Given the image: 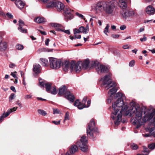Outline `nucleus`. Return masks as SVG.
I'll return each mask as SVG.
<instances>
[{
    "label": "nucleus",
    "mask_w": 155,
    "mask_h": 155,
    "mask_svg": "<svg viewBox=\"0 0 155 155\" xmlns=\"http://www.w3.org/2000/svg\"><path fill=\"white\" fill-rule=\"evenodd\" d=\"M32 98V95L31 94H27L25 95L24 98L25 100H27Z\"/></svg>",
    "instance_id": "c03bdc74"
},
{
    "label": "nucleus",
    "mask_w": 155,
    "mask_h": 155,
    "mask_svg": "<svg viewBox=\"0 0 155 155\" xmlns=\"http://www.w3.org/2000/svg\"><path fill=\"white\" fill-rule=\"evenodd\" d=\"M40 61L41 64L45 66H46L48 63V60L45 58H41Z\"/></svg>",
    "instance_id": "7c9ffc66"
},
{
    "label": "nucleus",
    "mask_w": 155,
    "mask_h": 155,
    "mask_svg": "<svg viewBox=\"0 0 155 155\" xmlns=\"http://www.w3.org/2000/svg\"><path fill=\"white\" fill-rule=\"evenodd\" d=\"M41 66L38 64H34L33 65V71L36 74L39 73L40 71Z\"/></svg>",
    "instance_id": "a878e982"
},
{
    "label": "nucleus",
    "mask_w": 155,
    "mask_h": 155,
    "mask_svg": "<svg viewBox=\"0 0 155 155\" xmlns=\"http://www.w3.org/2000/svg\"><path fill=\"white\" fill-rule=\"evenodd\" d=\"M89 63L90 61L88 59H86L83 62L78 61L77 63L73 62L71 63V69L74 70L76 73H78L81 71V66L82 68L86 69L89 67Z\"/></svg>",
    "instance_id": "7ed1b4c3"
},
{
    "label": "nucleus",
    "mask_w": 155,
    "mask_h": 155,
    "mask_svg": "<svg viewBox=\"0 0 155 155\" xmlns=\"http://www.w3.org/2000/svg\"><path fill=\"white\" fill-rule=\"evenodd\" d=\"M155 126H154L153 127H150L148 128H147V130L150 132L149 134H143V136L145 137H149L150 135H153L154 137H155Z\"/></svg>",
    "instance_id": "4468645a"
},
{
    "label": "nucleus",
    "mask_w": 155,
    "mask_h": 155,
    "mask_svg": "<svg viewBox=\"0 0 155 155\" xmlns=\"http://www.w3.org/2000/svg\"><path fill=\"white\" fill-rule=\"evenodd\" d=\"M78 150V149L77 147L75 145H73L70 148V153L73 154L76 152Z\"/></svg>",
    "instance_id": "473e14b6"
},
{
    "label": "nucleus",
    "mask_w": 155,
    "mask_h": 155,
    "mask_svg": "<svg viewBox=\"0 0 155 155\" xmlns=\"http://www.w3.org/2000/svg\"><path fill=\"white\" fill-rule=\"evenodd\" d=\"M38 112L39 114L43 116H45L47 114V113L45 111L41 109L38 110Z\"/></svg>",
    "instance_id": "c9c22d12"
},
{
    "label": "nucleus",
    "mask_w": 155,
    "mask_h": 155,
    "mask_svg": "<svg viewBox=\"0 0 155 155\" xmlns=\"http://www.w3.org/2000/svg\"><path fill=\"white\" fill-rule=\"evenodd\" d=\"M76 15L78 16L79 18L83 19L84 20H85V18L84 16L81 14L79 13L78 12H76Z\"/></svg>",
    "instance_id": "58836bf2"
},
{
    "label": "nucleus",
    "mask_w": 155,
    "mask_h": 155,
    "mask_svg": "<svg viewBox=\"0 0 155 155\" xmlns=\"http://www.w3.org/2000/svg\"><path fill=\"white\" fill-rule=\"evenodd\" d=\"M16 47L17 49L19 50H21L23 48V46L21 45H17Z\"/></svg>",
    "instance_id": "37998d69"
},
{
    "label": "nucleus",
    "mask_w": 155,
    "mask_h": 155,
    "mask_svg": "<svg viewBox=\"0 0 155 155\" xmlns=\"http://www.w3.org/2000/svg\"><path fill=\"white\" fill-rule=\"evenodd\" d=\"M15 4L20 9L23 8L24 6V3L21 0H16L15 2Z\"/></svg>",
    "instance_id": "bb28decb"
},
{
    "label": "nucleus",
    "mask_w": 155,
    "mask_h": 155,
    "mask_svg": "<svg viewBox=\"0 0 155 155\" xmlns=\"http://www.w3.org/2000/svg\"><path fill=\"white\" fill-rule=\"evenodd\" d=\"M18 107H14L12 109H9L6 113L5 114V117H8L9 114L12 113L13 111H16Z\"/></svg>",
    "instance_id": "c756f323"
},
{
    "label": "nucleus",
    "mask_w": 155,
    "mask_h": 155,
    "mask_svg": "<svg viewBox=\"0 0 155 155\" xmlns=\"http://www.w3.org/2000/svg\"><path fill=\"white\" fill-rule=\"evenodd\" d=\"M7 47V45L6 42L5 41H2L0 44V50L3 51L5 50Z\"/></svg>",
    "instance_id": "cd10ccee"
},
{
    "label": "nucleus",
    "mask_w": 155,
    "mask_h": 155,
    "mask_svg": "<svg viewBox=\"0 0 155 155\" xmlns=\"http://www.w3.org/2000/svg\"><path fill=\"white\" fill-rule=\"evenodd\" d=\"M64 16L65 20L68 21L74 18L73 13L74 11L69 7L65 8L64 10Z\"/></svg>",
    "instance_id": "9b49d317"
},
{
    "label": "nucleus",
    "mask_w": 155,
    "mask_h": 155,
    "mask_svg": "<svg viewBox=\"0 0 155 155\" xmlns=\"http://www.w3.org/2000/svg\"><path fill=\"white\" fill-rule=\"evenodd\" d=\"M131 147L133 150H135L138 148V147L136 144L133 143L131 145Z\"/></svg>",
    "instance_id": "ea45409f"
},
{
    "label": "nucleus",
    "mask_w": 155,
    "mask_h": 155,
    "mask_svg": "<svg viewBox=\"0 0 155 155\" xmlns=\"http://www.w3.org/2000/svg\"><path fill=\"white\" fill-rule=\"evenodd\" d=\"M135 61L134 60H132L129 63V66L130 67L133 66L135 64Z\"/></svg>",
    "instance_id": "de8ad7c7"
},
{
    "label": "nucleus",
    "mask_w": 155,
    "mask_h": 155,
    "mask_svg": "<svg viewBox=\"0 0 155 155\" xmlns=\"http://www.w3.org/2000/svg\"><path fill=\"white\" fill-rule=\"evenodd\" d=\"M117 91V89L116 86L112 87L110 89L108 93V95L112 98H114V99H116L118 98L122 99H125L126 97L124 94L120 92L115 93Z\"/></svg>",
    "instance_id": "0eeeda50"
},
{
    "label": "nucleus",
    "mask_w": 155,
    "mask_h": 155,
    "mask_svg": "<svg viewBox=\"0 0 155 155\" xmlns=\"http://www.w3.org/2000/svg\"><path fill=\"white\" fill-rule=\"evenodd\" d=\"M40 85L41 87L45 86L46 91L47 92L50 91L51 84L50 83H46L44 82H39Z\"/></svg>",
    "instance_id": "a211bd4d"
},
{
    "label": "nucleus",
    "mask_w": 155,
    "mask_h": 155,
    "mask_svg": "<svg viewBox=\"0 0 155 155\" xmlns=\"http://www.w3.org/2000/svg\"><path fill=\"white\" fill-rule=\"evenodd\" d=\"M120 36V35H119L117 34H113L112 35V37L114 38H118Z\"/></svg>",
    "instance_id": "6e6d98bb"
},
{
    "label": "nucleus",
    "mask_w": 155,
    "mask_h": 155,
    "mask_svg": "<svg viewBox=\"0 0 155 155\" xmlns=\"http://www.w3.org/2000/svg\"><path fill=\"white\" fill-rule=\"evenodd\" d=\"M110 28V25L109 24H107L106 26L104 28V33L106 35H108L107 33L109 32V29Z\"/></svg>",
    "instance_id": "72a5a7b5"
},
{
    "label": "nucleus",
    "mask_w": 155,
    "mask_h": 155,
    "mask_svg": "<svg viewBox=\"0 0 155 155\" xmlns=\"http://www.w3.org/2000/svg\"><path fill=\"white\" fill-rule=\"evenodd\" d=\"M105 3L106 2H98L96 5V9H98L102 7L104 8V6L105 5L104 4H105Z\"/></svg>",
    "instance_id": "2f4dec72"
},
{
    "label": "nucleus",
    "mask_w": 155,
    "mask_h": 155,
    "mask_svg": "<svg viewBox=\"0 0 155 155\" xmlns=\"http://www.w3.org/2000/svg\"><path fill=\"white\" fill-rule=\"evenodd\" d=\"M59 110L57 109H53V114H59Z\"/></svg>",
    "instance_id": "09e8293b"
},
{
    "label": "nucleus",
    "mask_w": 155,
    "mask_h": 155,
    "mask_svg": "<svg viewBox=\"0 0 155 155\" xmlns=\"http://www.w3.org/2000/svg\"><path fill=\"white\" fill-rule=\"evenodd\" d=\"M149 117V120H151V124L155 126V111H153L150 114Z\"/></svg>",
    "instance_id": "6ab92c4d"
},
{
    "label": "nucleus",
    "mask_w": 155,
    "mask_h": 155,
    "mask_svg": "<svg viewBox=\"0 0 155 155\" xmlns=\"http://www.w3.org/2000/svg\"><path fill=\"white\" fill-rule=\"evenodd\" d=\"M72 62H71L70 64L69 62L68 61H65L64 62L62 65V67L63 70L65 71H67L68 70V69H69L70 66V68L71 67V63ZM71 69V70L74 71V70H73L71 69Z\"/></svg>",
    "instance_id": "4be33fe9"
},
{
    "label": "nucleus",
    "mask_w": 155,
    "mask_h": 155,
    "mask_svg": "<svg viewBox=\"0 0 155 155\" xmlns=\"http://www.w3.org/2000/svg\"><path fill=\"white\" fill-rule=\"evenodd\" d=\"M70 119V116L69 113L68 112H66L64 116V123L66 120H68Z\"/></svg>",
    "instance_id": "e433bc0d"
},
{
    "label": "nucleus",
    "mask_w": 155,
    "mask_h": 155,
    "mask_svg": "<svg viewBox=\"0 0 155 155\" xmlns=\"http://www.w3.org/2000/svg\"><path fill=\"white\" fill-rule=\"evenodd\" d=\"M120 29L121 30H123L126 28V26L125 25H123L120 27Z\"/></svg>",
    "instance_id": "bf43d9fd"
},
{
    "label": "nucleus",
    "mask_w": 155,
    "mask_h": 155,
    "mask_svg": "<svg viewBox=\"0 0 155 155\" xmlns=\"http://www.w3.org/2000/svg\"><path fill=\"white\" fill-rule=\"evenodd\" d=\"M50 25L52 27L55 28L56 30L58 31H63L64 27L60 24L52 23H51Z\"/></svg>",
    "instance_id": "dca6fc26"
},
{
    "label": "nucleus",
    "mask_w": 155,
    "mask_h": 155,
    "mask_svg": "<svg viewBox=\"0 0 155 155\" xmlns=\"http://www.w3.org/2000/svg\"><path fill=\"white\" fill-rule=\"evenodd\" d=\"M112 74H109L105 75L101 79V81L103 84L106 85V88L108 89L111 88L113 87L116 86V83L114 82H112L111 79Z\"/></svg>",
    "instance_id": "20e7f679"
},
{
    "label": "nucleus",
    "mask_w": 155,
    "mask_h": 155,
    "mask_svg": "<svg viewBox=\"0 0 155 155\" xmlns=\"http://www.w3.org/2000/svg\"><path fill=\"white\" fill-rule=\"evenodd\" d=\"M128 17L132 16L135 14V12L133 10L128 11Z\"/></svg>",
    "instance_id": "4c0bfd02"
},
{
    "label": "nucleus",
    "mask_w": 155,
    "mask_h": 155,
    "mask_svg": "<svg viewBox=\"0 0 155 155\" xmlns=\"http://www.w3.org/2000/svg\"><path fill=\"white\" fill-rule=\"evenodd\" d=\"M55 7L59 12L61 11L64 10L65 8L64 5L60 2H56Z\"/></svg>",
    "instance_id": "aec40b11"
},
{
    "label": "nucleus",
    "mask_w": 155,
    "mask_h": 155,
    "mask_svg": "<svg viewBox=\"0 0 155 155\" xmlns=\"http://www.w3.org/2000/svg\"><path fill=\"white\" fill-rule=\"evenodd\" d=\"M87 97H84L82 100V103H85L87 101Z\"/></svg>",
    "instance_id": "0e129e2a"
},
{
    "label": "nucleus",
    "mask_w": 155,
    "mask_h": 155,
    "mask_svg": "<svg viewBox=\"0 0 155 155\" xmlns=\"http://www.w3.org/2000/svg\"><path fill=\"white\" fill-rule=\"evenodd\" d=\"M77 31H75V30H74V37L75 38L80 39L81 38V35H77V33H78L77 32Z\"/></svg>",
    "instance_id": "f704fd0d"
},
{
    "label": "nucleus",
    "mask_w": 155,
    "mask_h": 155,
    "mask_svg": "<svg viewBox=\"0 0 155 155\" xmlns=\"http://www.w3.org/2000/svg\"><path fill=\"white\" fill-rule=\"evenodd\" d=\"M104 6V9L105 12L108 14L113 13L115 5L113 1L106 2Z\"/></svg>",
    "instance_id": "9d476101"
},
{
    "label": "nucleus",
    "mask_w": 155,
    "mask_h": 155,
    "mask_svg": "<svg viewBox=\"0 0 155 155\" xmlns=\"http://www.w3.org/2000/svg\"><path fill=\"white\" fill-rule=\"evenodd\" d=\"M56 2L54 0H50L48 1L46 3V6L47 8H51L55 7L56 5Z\"/></svg>",
    "instance_id": "5701e85b"
},
{
    "label": "nucleus",
    "mask_w": 155,
    "mask_h": 155,
    "mask_svg": "<svg viewBox=\"0 0 155 155\" xmlns=\"http://www.w3.org/2000/svg\"><path fill=\"white\" fill-rule=\"evenodd\" d=\"M11 89L13 91L15 92L16 91L15 90V87L13 86H11L10 87Z\"/></svg>",
    "instance_id": "338daca9"
},
{
    "label": "nucleus",
    "mask_w": 155,
    "mask_h": 155,
    "mask_svg": "<svg viewBox=\"0 0 155 155\" xmlns=\"http://www.w3.org/2000/svg\"><path fill=\"white\" fill-rule=\"evenodd\" d=\"M96 70L98 74L105 73L109 71L107 67L105 65L98 64L95 67Z\"/></svg>",
    "instance_id": "f8f14e48"
},
{
    "label": "nucleus",
    "mask_w": 155,
    "mask_h": 155,
    "mask_svg": "<svg viewBox=\"0 0 155 155\" xmlns=\"http://www.w3.org/2000/svg\"><path fill=\"white\" fill-rule=\"evenodd\" d=\"M119 4L122 9H127V4L124 0H120Z\"/></svg>",
    "instance_id": "393cba45"
},
{
    "label": "nucleus",
    "mask_w": 155,
    "mask_h": 155,
    "mask_svg": "<svg viewBox=\"0 0 155 155\" xmlns=\"http://www.w3.org/2000/svg\"><path fill=\"white\" fill-rule=\"evenodd\" d=\"M18 30L21 32L23 33H26L27 32V29L25 28V26L26 25L24 22L21 19H19L18 21Z\"/></svg>",
    "instance_id": "ddd939ff"
},
{
    "label": "nucleus",
    "mask_w": 155,
    "mask_h": 155,
    "mask_svg": "<svg viewBox=\"0 0 155 155\" xmlns=\"http://www.w3.org/2000/svg\"><path fill=\"white\" fill-rule=\"evenodd\" d=\"M15 97V94L13 93L9 97V101H10V100L13 99Z\"/></svg>",
    "instance_id": "49530a36"
},
{
    "label": "nucleus",
    "mask_w": 155,
    "mask_h": 155,
    "mask_svg": "<svg viewBox=\"0 0 155 155\" xmlns=\"http://www.w3.org/2000/svg\"><path fill=\"white\" fill-rule=\"evenodd\" d=\"M67 88L65 85L61 87L59 89L58 94L61 96L65 94L66 98L70 102H73L74 100V97L72 94L68 91H66Z\"/></svg>",
    "instance_id": "423d86ee"
},
{
    "label": "nucleus",
    "mask_w": 155,
    "mask_h": 155,
    "mask_svg": "<svg viewBox=\"0 0 155 155\" xmlns=\"http://www.w3.org/2000/svg\"><path fill=\"white\" fill-rule=\"evenodd\" d=\"M60 122V120H59L58 121H52V123L54 124L55 125H58L59 124Z\"/></svg>",
    "instance_id": "052dcab7"
},
{
    "label": "nucleus",
    "mask_w": 155,
    "mask_h": 155,
    "mask_svg": "<svg viewBox=\"0 0 155 155\" xmlns=\"http://www.w3.org/2000/svg\"><path fill=\"white\" fill-rule=\"evenodd\" d=\"M16 104L18 105L20 108L22 107V104L20 103L19 101L18 100L16 101Z\"/></svg>",
    "instance_id": "3c124183"
},
{
    "label": "nucleus",
    "mask_w": 155,
    "mask_h": 155,
    "mask_svg": "<svg viewBox=\"0 0 155 155\" xmlns=\"http://www.w3.org/2000/svg\"><path fill=\"white\" fill-rule=\"evenodd\" d=\"M17 72L16 71L14 72H11V75L14 78H17L16 76Z\"/></svg>",
    "instance_id": "8fccbe9b"
},
{
    "label": "nucleus",
    "mask_w": 155,
    "mask_h": 155,
    "mask_svg": "<svg viewBox=\"0 0 155 155\" xmlns=\"http://www.w3.org/2000/svg\"><path fill=\"white\" fill-rule=\"evenodd\" d=\"M144 37L142 38H140V40L141 42H143L146 41L147 40V38L145 37V35H143Z\"/></svg>",
    "instance_id": "5fc2aeb1"
},
{
    "label": "nucleus",
    "mask_w": 155,
    "mask_h": 155,
    "mask_svg": "<svg viewBox=\"0 0 155 155\" xmlns=\"http://www.w3.org/2000/svg\"><path fill=\"white\" fill-rule=\"evenodd\" d=\"M5 114H3L0 117V123L1 122L4 120V118H5Z\"/></svg>",
    "instance_id": "864d4df0"
},
{
    "label": "nucleus",
    "mask_w": 155,
    "mask_h": 155,
    "mask_svg": "<svg viewBox=\"0 0 155 155\" xmlns=\"http://www.w3.org/2000/svg\"><path fill=\"white\" fill-rule=\"evenodd\" d=\"M97 130V128L95 126L94 121L93 120H91L87 128V133L88 136L94 140L93 138L94 134Z\"/></svg>",
    "instance_id": "39448f33"
},
{
    "label": "nucleus",
    "mask_w": 155,
    "mask_h": 155,
    "mask_svg": "<svg viewBox=\"0 0 155 155\" xmlns=\"http://www.w3.org/2000/svg\"><path fill=\"white\" fill-rule=\"evenodd\" d=\"M120 13L121 16L125 19L127 18L128 17V10L127 9H121L120 11Z\"/></svg>",
    "instance_id": "b1692460"
},
{
    "label": "nucleus",
    "mask_w": 155,
    "mask_h": 155,
    "mask_svg": "<svg viewBox=\"0 0 155 155\" xmlns=\"http://www.w3.org/2000/svg\"><path fill=\"white\" fill-rule=\"evenodd\" d=\"M87 143V138L86 136L83 135L81 137L80 140L77 142V144L82 151L83 152H86L88 150Z\"/></svg>",
    "instance_id": "6e6552de"
},
{
    "label": "nucleus",
    "mask_w": 155,
    "mask_h": 155,
    "mask_svg": "<svg viewBox=\"0 0 155 155\" xmlns=\"http://www.w3.org/2000/svg\"><path fill=\"white\" fill-rule=\"evenodd\" d=\"M74 29L76 31H77V32H78V33H83L84 34H87L89 31L88 26H87L86 28H84L83 26H81L78 29L76 28Z\"/></svg>",
    "instance_id": "f3484780"
},
{
    "label": "nucleus",
    "mask_w": 155,
    "mask_h": 155,
    "mask_svg": "<svg viewBox=\"0 0 155 155\" xmlns=\"http://www.w3.org/2000/svg\"><path fill=\"white\" fill-rule=\"evenodd\" d=\"M123 99L118 98L117 101L112 104L113 110L111 115V118L114 120L116 125L119 124L121 120L122 115L124 116V113L128 108L127 104L124 103Z\"/></svg>",
    "instance_id": "f03ea898"
},
{
    "label": "nucleus",
    "mask_w": 155,
    "mask_h": 155,
    "mask_svg": "<svg viewBox=\"0 0 155 155\" xmlns=\"http://www.w3.org/2000/svg\"><path fill=\"white\" fill-rule=\"evenodd\" d=\"M6 15L9 18H13V16L11 14L9 13H7L6 14Z\"/></svg>",
    "instance_id": "603ef678"
},
{
    "label": "nucleus",
    "mask_w": 155,
    "mask_h": 155,
    "mask_svg": "<svg viewBox=\"0 0 155 155\" xmlns=\"http://www.w3.org/2000/svg\"><path fill=\"white\" fill-rule=\"evenodd\" d=\"M51 93L52 94H55L57 93V90L55 87H54L52 91H51Z\"/></svg>",
    "instance_id": "a18cd8bd"
},
{
    "label": "nucleus",
    "mask_w": 155,
    "mask_h": 155,
    "mask_svg": "<svg viewBox=\"0 0 155 155\" xmlns=\"http://www.w3.org/2000/svg\"><path fill=\"white\" fill-rule=\"evenodd\" d=\"M34 21L38 23H41L45 22L46 20L44 18L39 17L35 18Z\"/></svg>",
    "instance_id": "c85d7f7f"
},
{
    "label": "nucleus",
    "mask_w": 155,
    "mask_h": 155,
    "mask_svg": "<svg viewBox=\"0 0 155 155\" xmlns=\"http://www.w3.org/2000/svg\"><path fill=\"white\" fill-rule=\"evenodd\" d=\"M144 30V29L143 28H141L140 30H139V32H142Z\"/></svg>",
    "instance_id": "774afa93"
},
{
    "label": "nucleus",
    "mask_w": 155,
    "mask_h": 155,
    "mask_svg": "<svg viewBox=\"0 0 155 155\" xmlns=\"http://www.w3.org/2000/svg\"><path fill=\"white\" fill-rule=\"evenodd\" d=\"M61 31L64 32V33H65L67 34H68V35H70V31L68 30H64V29H63V31Z\"/></svg>",
    "instance_id": "4d7b16f0"
},
{
    "label": "nucleus",
    "mask_w": 155,
    "mask_h": 155,
    "mask_svg": "<svg viewBox=\"0 0 155 155\" xmlns=\"http://www.w3.org/2000/svg\"><path fill=\"white\" fill-rule=\"evenodd\" d=\"M49 41V39L48 38H47L46 40L45 41V44L46 45L48 46V45Z\"/></svg>",
    "instance_id": "680f3d73"
},
{
    "label": "nucleus",
    "mask_w": 155,
    "mask_h": 155,
    "mask_svg": "<svg viewBox=\"0 0 155 155\" xmlns=\"http://www.w3.org/2000/svg\"><path fill=\"white\" fill-rule=\"evenodd\" d=\"M74 105L77 106L79 109H82L86 107V105L83 104V103L80 102L79 100H76L74 103Z\"/></svg>",
    "instance_id": "412c9836"
},
{
    "label": "nucleus",
    "mask_w": 155,
    "mask_h": 155,
    "mask_svg": "<svg viewBox=\"0 0 155 155\" xmlns=\"http://www.w3.org/2000/svg\"><path fill=\"white\" fill-rule=\"evenodd\" d=\"M49 62L51 68L54 69H57L59 68L62 64L61 60L54 58H50Z\"/></svg>",
    "instance_id": "1a4fd4ad"
},
{
    "label": "nucleus",
    "mask_w": 155,
    "mask_h": 155,
    "mask_svg": "<svg viewBox=\"0 0 155 155\" xmlns=\"http://www.w3.org/2000/svg\"><path fill=\"white\" fill-rule=\"evenodd\" d=\"M91 101L90 100H88L87 101V106H86V107H88L90 105V104H91Z\"/></svg>",
    "instance_id": "69168bd1"
},
{
    "label": "nucleus",
    "mask_w": 155,
    "mask_h": 155,
    "mask_svg": "<svg viewBox=\"0 0 155 155\" xmlns=\"http://www.w3.org/2000/svg\"><path fill=\"white\" fill-rule=\"evenodd\" d=\"M16 66L15 64L14 63H11L9 65V67L10 68H13Z\"/></svg>",
    "instance_id": "13d9d810"
},
{
    "label": "nucleus",
    "mask_w": 155,
    "mask_h": 155,
    "mask_svg": "<svg viewBox=\"0 0 155 155\" xmlns=\"http://www.w3.org/2000/svg\"><path fill=\"white\" fill-rule=\"evenodd\" d=\"M149 148L151 150H153L155 148V143H152L149 145Z\"/></svg>",
    "instance_id": "79ce46f5"
},
{
    "label": "nucleus",
    "mask_w": 155,
    "mask_h": 155,
    "mask_svg": "<svg viewBox=\"0 0 155 155\" xmlns=\"http://www.w3.org/2000/svg\"><path fill=\"white\" fill-rule=\"evenodd\" d=\"M130 105L132 107V109L128 110H127L124 113V116L129 115L130 116H134L131 121L133 124L137 125V128H138L149 120L150 113L147 114L143 117L142 109L139 105L136 104L134 101L130 102Z\"/></svg>",
    "instance_id": "f257e3e1"
},
{
    "label": "nucleus",
    "mask_w": 155,
    "mask_h": 155,
    "mask_svg": "<svg viewBox=\"0 0 155 155\" xmlns=\"http://www.w3.org/2000/svg\"><path fill=\"white\" fill-rule=\"evenodd\" d=\"M144 152L145 153H146L145 154H143V155L138 154L137 155H148L149 153V152L148 150V149L147 148H144Z\"/></svg>",
    "instance_id": "a19ab883"
},
{
    "label": "nucleus",
    "mask_w": 155,
    "mask_h": 155,
    "mask_svg": "<svg viewBox=\"0 0 155 155\" xmlns=\"http://www.w3.org/2000/svg\"><path fill=\"white\" fill-rule=\"evenodd\" d=\"M123 48L124 49H126L129 48V47L128 46V45H124L123 46Z\"/></svg>",
    "instance_id": "e2e57ef3"
},
{
    "label": "nucleus",
    "mask_w": 155,
    "mask_h": 155,
    "mask_svg": "<svg viewBox=\"0 0 155 155\" xmlns=\"http://www.w3.org/2000/svg\"><path fill=\"white\" fill-rule=\"evenodd\" d=\"M146 12L149 15H152L155 13V8L151 5L147 6L146 8Z\"/></svg>",
    "instance_id": "2eb2a0df"
}]
</instances>
